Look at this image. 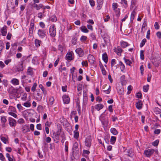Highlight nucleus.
<instances>
[{
	"mask_svg": "<svg viewBox=\"0 0 161 161\" xmlns=\"http://www.w3.org/2000/svg\"><path fill=\"white\" fill-rule=\"evenodd\" d=\"M9 124L11 127H15L16 125V122L14 119L11 117L8 118Z\"/></svg>",
	"mask_w": 161,
	"mask_h": 161,
	"instance_id": "nucleus-8",
	"label": "nucleus"
},
{
	"mask_svg": "<svg viewBox=\"0 0 161 161\" xmlns=\"http://www.w3.org/2000/svg\"><path fill=\"white\" fill-rule=\"evenodd\" d=\"M114 51L118 55H121L122 50L119 46H118L117 48L114 49Z\"/></svg>",
	"mask_w": 161,
	"mask_h": 161,
	"instance_id": "nucleus-13",
	"label": "nucleus"
},
{
	"mask_svg": "<svg viewBox=\"0 0 161 161\" xmlns=\"http://www.w3.org/2000/svg\"><path fill=\"white\" fill-rule=\"evenodd\" d=\"M50 20L53 22H56L57 21V18L55 15H53L50 18Z\"/></svg>",
	"mask_w": 161,
	"mask_h": 161,
	"instance_id": "nucleus-40",
	"label": "nucleus"
},
{
	"mask_svg": "<svg viewBox=\"0 0 161 161\" xmlns=\"http://www.w3.org/2000/svg\"><path fill=\"white\" fill-rule=\"evenodd\" d=\"M56 30L55 26L54 25L50 26L49 29V33L50 35L53 37H54L56 35Z\"/></svg>",
	"mask_w": 161,
	"mask_h": 161,
	"instance_id": "nucleus-3",
	"label": "nucleus"
},
{
	"mask_svg": "<svg viewBox=\"0 0 161 161\" xmlns=\"http://www.w3.org/2000/svg\"><path fill=\"white\" fill-rule=\"evenodd\" d=\"M8 114H9L13 116L15 118H16L17 117V115L16 114L13 112H8Z\"/></svg>",
	"mask_w": 161,
	"mask_h": 161,
	"instance_id": "nucleus-45",
	"label": "nucleus"
},
{
	"mask_svg": "<svg viewBox=\"0 0 161 161\" xmlns=\"http://www.w3.org/2000/svg\"><path fill=\"white\" fill-rule=\"evenodd\" d=\"M154 27L156 29H158L159 28V25L158 24V22H156L154 24Z\"/></svg>",
	"mask_w": 161,
	"mask_h": 161,
	"instance_id": "nucleus-59",
	"label": "nucleus"
},
{
	"mask_svg": "<svg viewBox=\"0 0 161 161\" xmlns=\"http://www.w3.org/2000/svg\"><path fill=\"white\" fill-rule=\"evenodd\" d=\"M63 102L64 104H68L70 102V98L67 95H64L62 97Z\"/></svg>",
	"mask_w": 161,
	"mask_h": 161,
	"instance_id": "nucleus-10",
	"label": "nucleus"
},
{
	"mask_svg": "<svg viewBox=\"0 0 161 161\" xmlns=\"http://www.w3.org/2000/svg\"><path fill=\"white\" fill-rule=\"evenodd\" d=\"M37 86V84L36 83H34L32 87H31V90L33 92H34L36 90V89Z\"/></svg>",
	"mask_w": 161,
	"mask_h": 161,
	"instance_id": "nucleus-47",
	"label": "nucleus"
},
{
	"mask_svg": "<svg viewBox=\"0 0 161 161\" xmlns=\"http://www.w3.org/2000/svg\"><path fill=\"white\" fill-rule=\"evenodd\" d=\"M39 87L41 89L44 94L45 95L47 94L46 90L42 84L39 85Z\"/></svg>",
	"mask_w": 161,
	"mask_h": 161,
	"instance_id": "nucleus-31",
	"label": "nucleus"
},
{
	"mask_svg": "<svg viewBox=\"0 0 161 161\" xmlns=\"http://www.w3.org/2000/svg\"><path fill=\"white\" fill-rule=\"evenodd\" d=\"M39 36L42 38H43L46 36V32L44 30L39 29L37 32Z\"/></svg>",
	"mask_w": 161,
	"mask_h": 161,
	"instance_id": "nucleus-4",
	"label": "nucleus"
},
{
	"mask_svg": "<svg viewBox=\"0 0 161 161\" xmlns=\"http://www.w3.org/2000/svg\"><path fill=\"white\" fill-rule=\"evenodd\" d=\"M150 31L149 30L147 31V33L146 38L147 39H149L150 38Z\"/></svg>",
	"mask_w": 161,
	"mask_h": 161,
	"instance_id": "nucleus-54",
	"label": "nucleus"
},
{
	"mask_svg": "<svg viewBox=\"0 0 161 161\" xmlns=\"http://www.w3.org/2000/svg\"><path fill=\"white\" fill-rule=\"evenodd\" d=\"M87 103V97H83V105H86Z\"/></svg>",
	"mask_w": 161,
	"mask_h": 161,
	"instance_id": "nucleus-46",
	"label": "nucleus"
},
{
	"mask_svg": "<svg viewBox=\"0 0 161 161\" xmlns=\"http://www.w3.org/2000/svg\"><path fill=\"white\" fill-rule=\"evenodd\" d=\"M147 40L145 38L143 39L142 41L140 44V47H142L145 44Z\"/></svg>",
	"mask_w": 161,
	"mask_h": 161,
	"instance_id": "nucleus-41",
	"label": "nucleus"
},
{
	"mask_svg": "<svg viewBox=\"0 0 161 161\" xmlns=\"http://www.w3.org/2000/svg\"><path fill=\"white\" fill-rule=\"evenodd\" d=\"M32 6L33 7L36 8V9L37 10L40 9V8H42V7H43V5L42 4H39V5H38L35 3H33L32 4Z\"/></svg>",
	"mask_w": 161,
	"mask_h": 161,
	"instance_id": "nucleus-19",
	"label": "nucleus"
},
{
	"mask_svg": "<svg viewBox=\"0 0 161 161\" xmlns=\"http://www.w3.org/2000/svg\"><path fill=\"white\" fill-rule=\"evenodd\" d=\"M160 132V130L158 129H156L154 131V133L156 134H158Z\"/></svg>",
	"mask_w": 161,
	"mask_h": 161,
	"instance_id": "nucleus-61",
	"label": "nucleus"
},
{
	"mask_svg": "<svg viewBox=\"0 0 161 161\" xmlns=\"http://www.w3.org/2000/svg\"><path fill=\"white\" fill-rule=\"evenodd\" d=\"M156 35L157 36V37L159 38H161V32L160 31L156 33Z\"/></svg>",
	"mask_w": 161,
	"mask_h": 161,
	"instance_id": "nucleus-64",
	"label": "nucleus"
},
{
	"mask_svg": "<svg viewBox=\"0 0 161 161\" xmlns=\"http://www.w3.org/2000/svg\"><path fill=\"white\" fill-rule=\"evenodd\" d=\"M34 25V21H31L30 23V26L29 28V34H32L33 33V32Z\"/></svg>",
	"mask_w": 161,
	"mask_h": 161,
	"instance_id": "nucleus-15",
	"label": "nucleus"
},
{
	"mask_svg": "<svg viewBox=\"0 0 161 161\" xmlns=\"http://www.w3.org/2000/svg\"><path fill=\"white\" fill-rule=\"evenodd\" d=\"M114 11L116 14V16L117 17L119 16L120 15V9L118 8L116 9H115V10Z\"/></svg>",
	"mask_w": 161,
	"mask_h": 161,
	"instance_id": "nucleus-44",
	"label": "nucleus"
},
{
	"mask_svg": "<svg viewBox=\"0 0 161 161\" xmlns=\"http://www.w3.org/2000/svg\"><path fill=\"white\" fill-rule=\"evenodd\" d=\"M6 157L8 158L9 161H15L14 160H13V159L10 157V155L8 153L6 154Z\"/></svg>",
	"mask_w": 161,
	"mask_h": 161,
	"instance_id": "nucleus-43",
	"label": "nucleus"
},
{
	"mask_svg": "<svg viewBox=\"0 0 161 161\" xmlns=\"http://www.w3.org/2000/svg\"><path fill=\"white\" fill-rule=\"evenodd\" d=\"M89 3L91 6L93 7L95 6V2L93 0H90Z\"/></svg>",
	"mask_w": 161,
	"mask_h": 161,
	"instance_id": "nucleus-56",
	"label": "nucleus"
},
{
	"mask_svg": "<svg viewBox=\"0 0 161 161\" xmlns=\"http://www.w3.org/2000/svg\"><path fill=\"white\" fill-rule=\"evenodd\" d=\"M124 153L125 155L130 157H132L134 155L133 150L131 149H126L124 151Z\"/></svg>",
	"mask_w": 161,
	"mask_h": 161,
	"instance_id": "nucleus-7",
	"label": "nucleus"
},
{
	"mask_svg": "<svg viewBox=\"0 0 161 161\" xmlns=\"http://www.w3.org/2000/svg\"><path fill=\"white\" fill-rule=\"evenodd\" d=\"M86 39L87 37L86 36H83L81 37L80 40L81 42H84L86 40Z\"/></svg>",
	"mask_w": 161,
	"mask_h": 161,
	"instance_id": "nucleus-50",
	"label": "nucleus"
},
{
	"mask_svg": "<svg viewBox=\"0 0 161 161\" xmlns=\"http://www.w3.org/2000/svg\"><path fill=\"white\" fill-rule=\"evenodd\" d=\"M124 59L125 61V63L127 65L130 66L131 64H132V63L130 60H129L128 59H126L125 58H124Z\"/></svg>",
	"mask_w": 161,
	"mask_h": 161,
	"instance_id": "nucleus-34",
	"label": "nucleus"
},
{
	"mask_svg": "<svg viewBox=\"0 0 161 161\" xmlns=\"http://www.w3.org/2000/svg\"><path fill=\"white\" fill-rule=\"evenodd\" d=\"M75 52L78 54L80 57H82L84 54V52L82 49L80 48H77L75 50Z\"/></svg>",
	"mask_w": 161,
	"mask_h": 161,
	"instance_id": "nucleus-9",
	"label": "nucleus"
},
{
	"mask_svg": "<svg viewBox=\"0 0 161 161\" xmlns=\"http://www.w3.org/2000/svg\"><path fill=\"white\" fill-rule=\"evenodd\" d=\"M89 62L92 64H93L95 61V58L93 56L89 54L88 57Z\"/></svg>",
	"mask_w": 161,
	"mask_h": 161,
	"instance_id": "nucleus-12",
	"label": "nucleus"
},
{
	"mask_svg": "<svg viewBox=\"0 0 161 161\" xmlns=\"http://www.w3.org/2000/svg\"><path fill=\"white\" fill-rule=\"evenodd\" d=\"M136 97L141 99L142 98V94L141 92H138L136 94Z\"/></svg>",
	"mask_w": 161,
	"mask_h": 161,
	"instance_id": "nucleus-53",
	"label": "nucleus"
},
{
	"mask_svg": "<svg viewBox=\"0 0 161 161\" xmlns=\"http://www.w3.org/2000/svg\"><path fill=\"white\" fill-rule=\"evenodd\" d=\"M58 49L61 52H62L63 51L64 48L61 45H59L58 46Z\"/></svg>",
	"mask_w": 161,
	"mask_h": 161,
	"instance_id": "nucleus-58",
	"label": "nucleus"
},
{
	"mask_svg": "<svg viewBox=\"0 0 161 161\" xmlns=\"http://www.w3.org/2000/svg\"><path fill=\"white\" fill-rule=\"evenodd\" d=\"M103 0H97V8L98 10L101 9L103 3Z\"/></svg>",
	"mask_w": 161,
	"mask_h": 161,
	"instance_id": "nucleus-17",
	"label": "nucleus"
},
{
	"mask_svg": "<svg viewBox=\"0 0 161 161\" xmlns=\"http://www.w3.org/2000/svg\"><path fill=\"white\" fill-rule=\"evenodd\" d=\"M140 69L141 70V74L143 75V74L144 69L143 66L142 65L140 67Z\"/></svg>",
	"mask_w": 161,
	"mask_h": 161,
	"instance_id": "nucleus-60",
	"label": "nucleus"
},
{
	"mask_svg": "<svg viewBox=\"0 0 161 161\" xmlns=\"http://www.w3.org/2000/svg\"><path fill=\"white\" fill-rule=\"evenodd\" d=\"M27 73L28 75H31L33 74L32 69L31 68H29L27 69Z\"/></svg>",
	"mask_w": 161,
	"mask_h": 161,
	"instance_id": "nucleus-37",
	"label": "nucleus"
},
{
	"mask_svg": "<svg viewBox=\"0 0 161 161\" xmlns=\"http://www.w3.org/2000/svg\"><path fill=\"white\" fill-rule=\"evenodd\" d=\"M149 85L148 84L143 86V91L145 92H147L149 89Z\"/></svg>",
	"mask_w": 161,
	"mask_h": 161,
	"instance_id": "nucleus-36",
	"label": "nucleus"
},
{
	"mask_svg": "<svg viewBox=\"0 0 161 161\" xmlns=\"http://www.w3.org/2000/svg\"><path fill=\"white\" fill-rule=\"evenodd\" d=\"M24 106L26 107H29L31 106V104L29 102H26L24 103Z\"/></svg>",
	"mask_w": 161,
	"mask_h": 161,
	"instance_id": "nucleus-51",
	"label": "nucleus"
},
{
	"mask_svg": "<svg viewBox=\"0 0 161 161\" xmlns=\"http://www.w3.org/2000/svg\"><path fill=\"white\" fill-rule=\"evenodd\" d=\"M7 28L6 25L4 26L1 29V33L2 35L3 36H5L7 34Z\"/></svg>",
	"mask_w": 161,
	"mask_h": 161,
	"instance_id": "nucleus-16",
	"label": "nucleus"
},
{
	"mask_svg": "<svg viewBox=\"0 0 161 161\" xmlns=\"http://www.w3.org/2000/svg\"><path fill=\"white\" fill-rule=\"evenodd\" d=\"M41 42H42L41 41L37 39H36L35 40V43L36 46L37 47H39L40 46V44L41 43Z\"/></svg>",
	"mask_w": 161,
	"mask_h": 161,
	"instance_id": "nucleus-26",
	"label": "nucleus"
},
{
	"mask_svg": "<svg viewBox=\"0 0 161 161\" xmlns=\"http://www.w3.org/2000/svg\"><path fill=\"white\" fill-rule=\"evenodd\" d=\"M72 53L69 52V53H68L66 55V58L69 60H73V58L72 57Z\"/></svg>",
	"mask_w": 161,
	"mask_h": 161,
	"instance_id": "nucleus-27",
	"label": "nucleus"
},
{
	"mask_svg": "<svg viewBox=\"0 0 161 161\" xmlns=\"http://www.w3.org/2000/svg\"><path fill=\"white\" fill-rule=\"evenodd\" d=\"M1 141L5 144L6 143L7 139L4 137H2L1 138Z\"/></svg>",
	"mask_w": 161,
	"mask_h": 161,
	"instance_id": "nucleus-55",
	"label": "nucleus"
},
{
	"mask_svg": "<svg viewBox=\"0 0 161 161\" xmlns=\"http://www.w3.org/2000/svg\"><path fill=\"white\" fill-rule=\"evenodd\" d=\"M111 89V86H109L108 89L104 91V92H105L106 94H109L110 92V89Z\"/></svg>",
	"mask_w": 161,
	"mask_h": 161,
	"instance_id": "nucleus-62",
	"label": "nucleus"
},
{
	"mask_svg": "<svg viewBox=\"0 0 161 161\" xmlns=\"http://www.w3.org/2000/svg\"><path fill=\"white\" fill-rule=\"evenodd\" d=\"M136 108L138 109H141L142 108V101L138 100V102L136 103Z\"/></svg>",
	"mask_w": 161,
	"mask_h": 161,
	"instance_id": "nucleus-14",
	"label": "nucleus"
},
{
	"mask_svg": "<svg viewBox=\"0 0 161 161\" xmlns=\"http://www.w3.org/2000/svg\"><path fill=\"white\" fill-rule=\"evenodd\" d=\"M17 70L18 71H22L23 70V65L22 64L18 65L17 68Z\"/></svg>",
	"mask_w": 161,
	"mask_h": 161,
	"instance_id": "nucleus-33",
	"label": "nucleus"
},
{
	"mask_svg": "<svg viewBox=\"0 0 161 161\" xmlns=\"http://www.w3.org/2000/svg\"><path fill=\"white\" fill-rule=\"evenodd\" d=\"M0 159L2 161H4L5 159L2 153H0Z\"/></svg>",
	"mask_w": 161,
	"mask_h": 161,
	"instance_id": "nucleus-52",
	"label": "nucleus"
},
{
	"mask_svg": "<svg viewBox=\"0 0 161 161\" xmlns=\"http://www.w3.org/2000/svg\"><path fill=\"white\" fill-rule=\"evenodd\" d=\"M135 15V12L134 11H133L131 13V16H130V21H133L134 17Z\"/></svg>",
	"mask_w": 161,
	"mask_h": 161,
	"instance_id": "nucleus-42",
	"label": "nucleus"
},
{
	"mask_svg": "<svg viewBox=\"0 0 161 161\" xmlns=\"http://www.w3.org/2000/svg\"><path fill=\"white\" fill-rule=\"evenodd\" d=\"M118 5L116 3H113L112 4V8L114 11H115V9L118 8Z\"/></svg>",
	"mask_w": 161,
	"mask_h": 161,
	"instance_id": "nucleus-38",
	"label": "nucleus"
},
{
	"mask_svg": "<svg viewBox=\"0 0 161 161\" xmlns=\"http://www.w3.org/2000/svg\"><path fill=\"white\" fill-rule=\"evenodd\" d=\"M42 94L39 93H37V97H36V99L38 101H40L42 97Z\"/></svg>",
	"mask_w": 161,
	"mask_h": 161,
	"instance_id": "nucleus-28",
	"label": "nucleus"
},
{
	"mask_svg": "<svg viewBox=\"0 0 161 161\" xmlns=\"http://www.w3.org/2000/svg\"><path fill=\"white\" fill-rule=\"evenodd\" d=\"M79 136V132L76 130L74 131V137L75 139H78Z\"/></svg>",
	"mask_w": 161,
	"mask_h": 161,
	"instance_id": "nucleus-30",
	"label": "nucleus"
},
{
	"mask_svg": "<svg viewBox=\"0 0 161 161\" xmlns=\"http://www.w3.org/2000/svg\"><path fill=\"white\" fill-rule=\"evenodd\" d=\"M116 139V137L114 136H112L111 137L110 142L111 144H113L115 142Z\"/></svg>",
	"mask_w": 161,
	"mask_h": 161,
	"instance_id": "nucleus-29",
	"label": "nucleus"
},
{
	"mask_svg": "<svg viewBox=\"0 0 161 161\" xmlns=\"http://www.w3.org/2000/svg\"><path fill=\"white\" fill-rule=\"evenodd\" d=\"M104 107L103 105L101 104H99L96 105L95 106V108L98 111L102 109Z\"/></svg>",
	"mask_w": 161,
	"mask_h": 161,
	"instance_id": "nucleus-20",
	"label": "nucleus"
},
{
	"mask_svg": "<svg viewBox=\"0 0 161 161\" xmlns=\"http://www.w3.org/2000/svg\"><path fill=\"white\" fill-rule=\"evenodd\" d=\"M22 131L24 133H26L30 131L29 126L26 125H23L22 128Z\"/></svg>",
	"mask_w": 161,
	"mask_h": 161,
	"instance_id": "nucleus-11",
	"label": "nucleus"
},
{
	"mask_svg": "<svg viewBox=\"0 0 161 161\" xmlns=\"http://www.w3.org/2000/svg\"><path fill=\"white\" fill-rule=\"evenodd\" d=\"M1 120L2 122L5 123V122H6L7 121L6 117H5L4 116L1 117Z\"/></svg>",
	"mask_w": 161,
	"mask_h": 161,
	"instance_id": "nucleus-49",
	"label": "nucleus"
},
{
	"mask_svg": "<svg viewBox=\"0 0 161 161\" xmlns=\"http://www.w3.org/2000/svg\"><path fill=\"white\" fill-rule=\"evenodd\" d=\"M12 83L14 85H17L19 84V80L16 78H14L11 80Z\"/></svg>",
	"mask_w": 161,
	"mask_h": 161,
	"instance_id": "nucleus-23",
	"label": "nucleus"
},
{
	"mask_svg": "<svg viewBox=\"0 0 161 161\" xmlns=\"http://www.w3.org/2000/svg\"><path fill=\"white\" fill-rule=\"evenodd\" d=\"M110 132L113 135H116L118 133V132L116 129L114 128H111L110 129Z\"/></svg>",
	"mask_w": 161,
	"mask_h": 161,
	"instance_id": "nucleus-21",
	"label": "nucleus"
},
{
	"mask_svg": "<svg viewBox=\"0 0 161 161\" xmlns=\"http://www.w3.org/2000/svg\"><path fill=\"white\" fill-rule=\"evenodd\" d=\"M154 152V150L153 149H148L145 150L144 153L147 157H149L153 154Z\"/></svg>",
	"mask_w": 161,
	"mask_h": 161,
	"instance_id": "nucleus-5",
	"label": "nucleus"
},
{
	"mask_svg": "<svg viewBox=\"0 0 161 161\" xmlns=\"http://www.w3.org/2000/svg\"><path fill=\"white\" fill-rule=\"evenodd\" d=\"M140 56L141 59L142 60H144V51L143 50H141L140 52Z\"/></svg>",
	"mask_w": 161,
	"mask_h": 161,
	"instance_id": "nucleus-39",
	"label": "nucleus"
},
{
	"mask_svg": "<svg viewBox=\"0 0 161 161\" xmlns=\"http://www.w3.org/2000/svg\"><path fill=\"white\" fill-rule=\"evenodd\" d=\"M102 58L104 62L107 64L108 61V57L106 53H104L102 55Z\"/></svg>",
	"mask_w": 161,
	"mask_h": 161,
	"instance_id": "nucleus-18",
	"label": "nucleus"
},
{
	"mask_svg": "<svg viewBox=\"0 0 161 161\" xmlns=\"http://www.w3.org/2000/svg\"><path fill=\"white\" fill-rule=\"evenodd\" d=\"M160 56L159 54H155L152 58V62L156 67H158L160 64Z\"/></svg>",
	"mask_w": 161,
	"mask_h": 161,
	"instance_id": "nucleus-1",
	"label": "nucleus"
},
{
	"mask_svg": "<svg viewBox=\"0 0 161 161\" xmlns=\"http://www.w3.org/2000/svg\"><path fill=\"white\" fill-rule=\"evenodd\" d=\"M119 64L120 65V69L121 70L122 72H124V71L125 70V65L122 63V62L121 61L119 62Z\"/></svg>",
	"mask_w": 161,
	"mask_h": 161,
	"instance_id": "nucleus-24",
	"label": "nucleus"
},
{
	"mask_svg": "<svg viewBox=\"0 0 161 161\" xmlns=\"http://www.w3.org/2000/svg\"><path fill=\"white\" fill-rule=\"evenodd\" d=\"M159 143L158 140H157L152 143V145L155 146H157Z\"/></svg>",
	"mask_w": 161,
	"mask_h": 161,
	"instance_id": "nucleus-48",
	"label": "nucleus"
},
{
	"mask_svg": "<svg viewBox=\"0 0 161 161\" xmlns=\"http://www.w3.org/2000/svg\"><path fill=\"white\" fill-rule=\"evenodd\" d=\"M78 145L77 142H75L73 145L72 150H77Z\"/></svg>",
	"mask_w": 161,
	"mask_h": 161,
	"instance_id": "nucleus-35",
	"label": "nucleus"
},
{
	"mask_svg": "<svg viewBox=\"0 0 161 161\" xmlns=\"http://www.w3.org/2000/svg\"><path fill=\"white\" fill-rule=\"evenodd\" d=\"M91 142L92 139L91 137L88 136L86 138L85 141V146L88 147L90 148L91 146Z\"/></svg>",
	"mask_w": 161,
	"mask_h": 161,
	"instance_id": "nucleus-6",
	"label": "nucleus"
},
{
	"mask_svg": "<svg viewBox=\"0 0 161 161\" xmlns=\"http://www.w3.org/2000/svg\"><path fill=\"white\" fill-rule=\"evenodd\" d=\"M80 29L81 31L84 33H87L89 31L87 29L86 27L84 26L81 27Z\"/></svg>",
	"mask_w": 161,
	"mask_h": 161,
	"instance_id": "nucleus-22",
	"label": "nucleus"
},
{
	"mask_svg": "<svg viewBox=\"0 0 161 161\" xmlns=\"http://www.w3.org/2000/svg\"><path fill=\"white\" fill-rule=\"evenodd\" d=\"M60 132V130H58L56 132H54L53 133L52 138L56 143H58L59 142L58 141L59 140V136Z\"/></svg>",
	"mask_w": 161,
	"mask_h": 161,
	"instance_id": "nucleus-2",
	"label": "nucleus"
},
{
	"mask_svg": "<svg viewBox=\"0 0 161 161\" xmlns=\"http://www.w3.org/2000/svg\"><path fill=\"white\" fill-rule=\"evenodd\" d=\"M116 64L115 60V59H112L111 61V65L112 67Z\"/></svg>",
	"mask_w": 161,
	"mask_h": 161,
	"instance_id": "nucleus-57",
	"label": "nucleus"
},
{
	"mask_svg": "<svg viewBox=\"0 0 161 161\" xmlns=\"http://www.w3.org/2000/svg\"><path fill=\"white\" fill-rule=\"evenodd\" d=\"M40 26L42 28H44L45 27V25L43 22H40L39 23Z\"/></svg>",
	"mask_w": 161,
	"mask_h": 161,
	"instance_id": "nucleus-63",
	"label": "nucleus"
},
{
	"mask_svg": "<svg viewBox=\"0 0 161 161\" xmlns=\"http://www.w3.org/2000/svg\"><path fill=\"white\" fill-rule=\"evenodd\" d=\"M120 43L121 47L123 48H125L130 45L127 42L124 41L121 42Z\"/></svg>",
	"mask_w": 161,
	"mask_h": 161,
	"instance_id": "nucleus-25",
	"label": "nucleus"
},
{
	"mask_svg": "<svg viewBox=\"0 0 161 161\" xmlns=\"http://www.w3.org/2000/svg\"><path fill=\"white\" fill-rule=\"evenodd\" d=\"M54 100L53 97L51 96L50 97L49 100V104L50 106H52L53 104Z\"/></svg>",
	"mask_w": 161,
	"mask_h": 161,
	"instance_id": "nucleus-32",
	"label": "nucleus"
}]
</instances>
